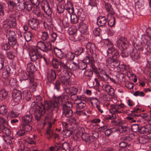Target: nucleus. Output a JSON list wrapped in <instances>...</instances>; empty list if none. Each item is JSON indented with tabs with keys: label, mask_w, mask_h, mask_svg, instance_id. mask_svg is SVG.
<instances>
[{
	"label": "nucleus",
	"mask_w": 151,
	"mask_h": 151,
	"mask_svg": "<svg viewBox=\"0 0 151 151\" xmlns=\"http://www.w3.org/2000/svg\"><path fill=\"white\" fill-rule=\"evenodd\" d=\"M109 78V76L107 74L103 75L101 73H100L97 76L98 79H100L102 81H106Z\"/></svg>",
	"instance_id": "58836bf2"
},
{
	"label": "nucleus",
	"mask_w": 151,
	"mask_h": 151,
	"mask_svg": "<svg viewBox=\"0 0 151 151\" xmlns=\"http://www.w3.org/2000/svg\"><path fill=\"white\" fill-rule=\"evenodd\" d=\"M66 57L69 60L74 59L75 57V54L73 52H69L65 55Z\"/></svg>",
	"instance_id": "13d9d810"
},
{
	"label": "nucleus",
	"mask_w": 151,
	"mask_h": 151,
	"mask_svg": "<svg viewBox=\"0 0 151 151\" xmlns=\"http://www.w3.org/2000/svg\"><path fill=\"white\" fill-rule=\"evenodd\" d=\"M6 36L8 37V44L11 47H14L17 45V40L14 32L11 30L6 32Z\"/></svg>",
	"instance_id": "7ed1b4c3"
},
{
	"label": "nucleus",
	"mask_w": 151,
	"mask_h": 151,
	"mask_svg": "<svg viewBox=\"0 0 151 151\" xmlns=\"http://www.w3.org/2000/svg\"><path fill=\"white\" fill-rule=\"evenodd\" d=\"M73 131L72 130L68 129H65L63 130L62 132L64 137L66 138L69 137L73 133Z\"/></svg>",
	"instance_id": "e433bc0d"
},
{
	"label": "nucleus",
	"mask_w": 151,
	"mask_h": 151,
	"mask_svg": "<svg viewBox=\"0 0 151 151\" xmlns=\"http://www.w3.org/2000/svg\"><path fill=\"white\" fill-rule=\"evenodd\" d=\"M86 47L88 51L92 55L96 54V48L94 44L90 42H88L86 44Z\"/></svg>",
	"instance_id": "f8f14e48"
},
{
	"label": "nucleus",
	"mask_w": 151,
	"mask_h": 151,
	"mask_svg": "<svg viewBox=\"0 0 151 151\" xmlns=\"http://www.w3.org/2000/svg\"><path fill=\"white\" fill-rule=\"evenodd\" d=\"M32 116L31 114L26 115L22 117L23 124H29L32 121Z\"/></svg>",
	"instance_id": "cd10ccee"
},
{
	"label": "nucleus",
	"mask_w": 151,
	"mask_h": 151,
	"mask_svg": "<svg viewBox=\"0 0 151 151\" xmlns=\"http://www.w3.org/2000/svg\"><path fill=\"white\" fill-rule=\"evenodd\" d=\"M105 7L106 10L111 15H114V12L113 10L111 5L108 3L105 2Z\"/></svg>",
	"instance_id": "7c9ffc66"
},
{
	"label": "nucleus",
	"mask_w": 151,
	"mask_h": 151,
	"mask_svg": "<svg viewBox=\"0 0 151 151\" xmlns=\"http://www.w3.org/2000/svg\"><path fill=\"white\" fill-rule=\"evenodd\" d=\"M60 65L59 69L57 70L58 72L61 71V72H64L65 73H68V72H71L68 71V66L66 63H65L62 61H60Z\"/></svg>",
	"instance_id": "4468645a"
},
{
	"label": "nucleus",
	"mask_w": 151,
	"mask_h": 151,
	"mask_svg": "<svg viewBox=\"0 0 151 151\" xmlns=\"http://www.w3.org/2000/svg\"><path fill=\"white\" fill-rule=\"evenodd\" d=\"M129 116L127 117L126 119H128L129 121H131L130 122H132V120L133 119L135 118H136L137 117L140 116L143 117V116L140 115V114H133L132 113L129 114Z\"/></svg>",
	"instance_id": "79ce46f5"
},
{
	"label": "nucleus",
	"mask_w": 151,
	"mask_h": 151,
	"mask_svg": "<svg viewBox=\"0 0 151 151\" xmlns=\"http://www.w3.org/2000/svg\"><path fill=\"white\" fill-rule=\"evenodd\" d=\"M30 85L29 86L32 87L33 88H35L37 86V83L34 82V77H30Z\"/></svg>",
	"instance_id": "0e129e2a"
},
{
	"label": "nucleus",
	"mask_w": 151,
	"mask_h": 151,
	"mask_svg": "<svg viewBox=\"0 0 151 151\" xmlns=\"http://www.w3.org/2000/svg\"><path fill=\"white\" fill-rule=\"evenodd\" d=\"M27 72L24 73V76L33 77L34 76V72L37 70V68L33 63H30L27 65Z\"/></svg>",
	"instance_id": "39448f33"
},
{
	"label": "nucleus",
	"mask_w": 151,
	"mask_h": 151,
	"mask_svg": "<svg viewBox=\"0 0 151 151\" xmlns=\"http://www.w3.org/2000/svg\"><path fill=\"white\" fill-rule=\"evenodd\" d=\"M60 61H58L57 59L55 58L52 59V63L53 67L55 68L58 69L60 65Z\"/></svg>",
	"instance_id": "8fccbe9b"
},
{
	"label": "nucleus",
	"mask_w": 151,
	"mask_h": 151,
	"mask_svg": "<svg viewBox=\"0 0 151 151\" xmlns=\"http://www.w3.org/2000/svg\"><path fill=\"white\" fill-rule=\"evenodd\" d=\"M73 106V104L71 102L68 101H66L63 105L62 108L64 109H70Z\"/></svg>",
	"instance_id": "3c124183"
},
{
	"label": "nucleus",
	"mask_w": 151,
	"mask_h": 151,
	"mask_svg": "<svg viewBox=\"0 0 151 151\" xmlns=\"http://www.w3.org/2000/svg\"><path fill=\"white\" fill-rule=\"evenodd\" d=\"M79 29L83 32H86L87 29V27L86 25L83 21L79 23L78 27Z\"/></svg>",
	"instance_id": "2f4dec72"
},
{
	"label": "nucleus",
	"mask_w": 151,
	"mask_h": 151,
	"mask_svg": "<svg viewBox=\"0 0 151 151\" xmlns=\"http://www.w3.org/2000/svg\"><path fill=\"white\" fill-rule=\"evenodd\" d=\"M60 150L63 151H70V148L69 144L66 142L63 143L61 145Z\"/></svg>",
	"instance_id": "f704fd0d"
},
{
	"label": "nucleus",
	"mask_w": 151,
	"mask_h": 151,
	"mask_svg": "<svg viewBox=\"0 0 151 151\" xmlns=\"http://www.w3.org/2000/svg\"><path fill=\"white\" fill-rule=\"evenodd\" d=\"M142 41L145 45L144 48L147 51L151 53V39H147L146 38H142Z\"/></svg>",
	"instance_id": "2eb2a0df"
},
{
	"label": "nucleus",
	"mask_w": 151,
	"mask_h": 151,
	"mask_svg": "<svg viewBox=\"0 0 151 151\" xmlns=\"http://www.w3.org/2000/svg\"><path fill=\"white\" fill-rule=\"evenodd\" d=\"M29 124H22V129L26 132H28L30 131L32 129V127L29 125Z\"/></svg>",
	"instance_id": "a18cd8bd"
},
{
	"label": "nucleus",
	"mask_w": 151,
	"mask_h": 151,
	"mask_svg": "<svg viewBox=\"0 0 151 151\" xmlns=\"http://www.w3.org/2000/svg\"><path fill=\"white\" fill-rule=\"evenodd\" d=\"M87 64H88L87 63L84 62L83 59L82 62L78 63V68L82 70H83L87 68Z\"/></svg>",
	"instance_id": "c03bdc74"
},
{
	"label": "nucleus",
	"mask_w": 151,
	"mask_h": 151,
	"mask_svg": "<svg viewBox=\"0 0 151 151\" xmlns=\"http://www.w3.org/2000/svg\"><path fill=\"white\" fill-rule=\"evenodd\" d=\"M6 57L10 59H13L15 57V54L12 51L7 52L6 54Z\"/></svg>",
	"instance_id": "338daca9"
},
{
	"label": "nucleus",
	"mask_w": 151,
	"mask_h": 151,
	"mask_svg": "<svg viewBox=\"0 0 151 151\" xmlns=\"http://www.w3.org/2000/svg\"><path fill=\"white\" fill-rule=\"evenodd\" d=\"M8 95V93L5 89H2L0 91V97L3 99H5Z\"/></svg>",
	"instance_id": "052dcab7"
},
{
	"label": "nucleus",
	"mask_w": 151,
	"mask_h": 151,
	"mask_svg": "<svg viewBox=\"0 0 151 151\" xmlns=\"http://www.w3.org/2000/svg\"><path fill=\"white\" fill-rule=\"evenodd\" d=\"M81 137L83 140L87 144H89L92 142V139H91V136L88 134L83 133Z\"/></svg>",
	"instance_id": "aec40b11"
},
{
	"label": "nucleus",
	"mask_w": 151,
	"mask_h": 151,
	"mask_svg": "<svg viewBox=\"0 0 151 151\" xmlns=\"http://www.w3.org/2000/svg\"><path fill=\"white\" fill-rule=\"evenodd\" d=\"M28 25L32 29L36 30L38 28L39 21L37 19L32 18L28 20Z\"/></svg>",
	"instance_id": "9b49d317"
},
{
	"label": "nucleus",
	"mask_w": 151,
	"mask_h": 151,
	"mask_svg": "<svg viewBox=\"0 0 151 151\" xmlns=\"http://www.w3.org/2000/svg\"><path fill=\"white\" fill-rule=\"evenodd\" d=\"M104 43L105 46H107L108 47V48L113 47V44L111 41L108 39L104 40Z\"/></svg>",
	"instance_id": "603ef678"
},
{
	"label": "nucleus",
	"mask_w": 151,
	"mask_h": 151,
	"mask_svg": "<svg viewBox=\"0 0 151 151\" xmlns=\"http://www.w3.org/2000/svg\"><path fill=\"white\" fill-rule=\"evenodd\" d=\"M48 124L49 126L47 128L45 133V134L47 136V139L50 140L52 138L53 136L54 137L55 139H58L59 137V134L55 133L53 130L51 129L52 125L51 123V122H49Z\"/></svg>",
	"instance_id": "20e7f679"
},
{
	"label": "nucleus",
	"mask_w": 151,
	"mask_h": 151,
	"mask_svg": "<svg viewBox=\"0 0 151 151\" xmlns=\"http://www.w3.org/2000/svg\"><path fill=\"white\" fill-rule=\"evenodd\" d=\"M25 79L22 80L21 81L22 85L23 86L27 88L30 85V80L31 77L29 76H24Z\"/></svg>",
	"instance_id": "5701e85b"
},
{
	"label": "nucleus",
	"mask_w": 151,
	"mask_h": 151,
	"mask_svg": "<svg viewBox=\"0 0 151 151\" xmlns=\"http://www.w3.org/2000/svg\"><path fill=\"white\" fill-rule=\"evenodd\" d=\"M53 102H55V104L57 105V104L58 106L59 105H62V106L63 105L64 103L62 97L60 96L57 98H55L54 99V100Z\"/></svg>",
	"instance_id": "c9c22d12"
},
{
	"label": "nucleus",
	"mask_w": 151,
	"mask_h": 151,
	"mask_svg": "<svg viewBox=\"0 0 151 151\" xmlns=\"http://www.w3.org/2000/svg\"><path fill=\"white\" fill-rule=\"evenodd\" d=\"M71 72L65 73L64 72H60V81L64 85L67 86L68 84V80L72 76Z\"/></svg>",
	"instance_id": "423d86ee"
},
{
	"label": "nucleus",
	"mask_w": 151,
	"mask_h": 151,
	"mask_svg": "<svg viewBox=\"0 0 151 151\" xmlns=\"http://www.w3.org/2000/svg\"><path fill=\"white\" fill-rule=\"evenodd\" d=\"M93 55L88 53L86 58L83 59V61L88 64L90 65L91 66L95 64V61L94 58L92 56Z\"/></svg>",
	"instance_id": "ddd939ff"
},
{
	"label": "nucleus",
	"mask_w": 151,
	"mask_h": 151,
	"mask_svg": "<svg viewBox=\"0 0 151 151\" xmlns=\"http://www.w3.org/2000/svg\"><path fill=\"white\" fill-rule=\"evenodd\" d=\"M117 45L121 50L127 49L128 45L124 37H121L117 42Z\"/></svg>",
	"instance_id": "6e6552de"
},
{
	"label": "nucleus",
	"mask_w": 151,
	"mask_h": 151,
	"mask_svg": "<svg viewBox=\"0 0 151 151\" xmlns=\"http://www.w3.org/2000/svg\"><path fill=\"white\" fill-rule=\"evenodd\" d=\"M63 114L67 117H70L73 115V111L70 109L62 108Z\"/></svg>",
	"instance_id": "c85d7f7f"
},
{
	"label": "nucleus",
	"mask_w": 151,
	"mask_h": 151,
	"mask_svg": "<svg viewBox=\"0 0 151 151\" xmlns=\"http://www.w3.org/2000/svg\"><path fill=\"white\" fill-rule=\"evenodd\" d=\"M24 37L27 41H29L32 40L33 35L31 32L30 31H27L24 32Z\"/></svg>",
	"instance_id": "72a5a7b5"
},
{
	"label": "nucleus",
	"mask_w": 151,
	"mask_h": 151,
	"mask_svg": "<svg viewBox=\"0 0 151 151\" xmlns=\"http://www.w3.org/2000/svg\"><path fill=\"white\" fill-rule=\"evenodd\" d=\"M107 54L108 58L117 59L119 57L118 50L114 47L108 48Z\"/></svg>",
	"instance_id": "0eeeda50"
},
{
	"label": "nucleus",
	"mask_w": 151,
	"mask_h": 151,
	"mask_svg": "<svg viewBox=\"0 0 151 151\" xmlns=\"http://www.w3.org/2000/svg\"><path fill=\"white\" fill-rule=\"evenodd\" d=\"M76 107L77 109H83L86 106V104L82 101L76 104Z\"/></svg>",
	"instance_id": "864d4df0"
},
{
	"label": "nucleus",
	"mask_w": 151,
	"mask_h": 151,
	"mask_svg": "<svg viewBox=\"0 0 151 151\" xmlns=\"http://www.w3.org/2000/svg\"><path fill=\"white\" fill-rule=\"evenodd\" d=\"M38 107L42 109L46 112L47 116L45 117V121L52 119L53 117V111L54 109L55 108L58 109L59 108L57 105L55 104V102L52 101H48L45 100L44 104L42 102H39Z\"/></svg>",
	"instance_id": "f03ea898"
},
{
	"label": "nucleus",
	"mask_w": 151,
	"mask_h": 151,
	"mask_svg": "<svg viewBox=\"0 0 151 151\" xmlns=\"http://www.w3.org/2000/svg\"><path fill=\"white\" fill-rule=\"evenodd\" d=\"M134 46L137 50L142 51L143 50L144 48L145 45H143L141 42H138L137 43H135L134 44Z\"/></svg>",
	"instance_id": "473e14b6"
},
{
	"label": "nucleus",
	"mask_w": 151,
	"mask_h": 151,
	"mask_svg": "<svg viewBox=\"0 0 151 151\" xmlns=\"http://www.w3.org/2000/svg\"><path fill=\"white\" fill-rule=\"evenodd\" d=\"M56 77V75L55 72L52 70H51L47 75L48 82L52 83L55 79Z\"/></svg>",
	"instance_id": "4be33fe9"
},
{
	"label": "nucleus",
	"mask_w": 151,
	"mask_h": 151,
	"mask_svg": "<svg viewBox=\"0 0 151 151\" xmlns=\"http://www.w3.org/2000/svg\"><path fill=\"white\" fill-rule=\"evenodd\" d=\"M146 34L144 36L143 38H146L149 40L151 39V29L148 28L146 30Z\"/></svg>",
	"instance_id": "bf43d9fd"
},
{
	"label": "nucleus",
	"mask_w": 151,
	"mask_h": 151,
	"mask_svg": "<svg viewBox=\"0 0 151 151\" xmlns=\"http://www.w3.org/2000/svg\"><path fill=\"white\" fill-rule=\"evenodd\" d=\"M78 17L76 14H72L70 15L71 22L72 23H77L78 22Z\"/></svg>",
	"instance_id": "ea45409f"
},
{
	"label": "nucleus",
	"mask_w": 151,
	"mask_h": 151,
	"mask_svg": "<svg viewBox=\"0 0 151 151\" xmlns=\"http://www.w3.org/2000/svg\"><path fill=\"white\" fill-rule=\"evenodd\" d=\"M23 95L25 99L28 101L31 99V96L30 92H28L27 90H25L23 92Z\"/></svg>",
	"instance_id": "4c0bfd02"
},
{
	"label": "nucleus",
	"mask_w": 151,
	"mask_h": 151,
	"mask_svg": "<svg viewBox=\"0 0 151 151\" xmlns=\"http://www.w3.org/2000/svg\"><path fill=\"white\" fill-rule=\"evenodd\" d=\"M99 133L98 132L96 131L93 132L91 137V139H92V141L97 139L99 137Z\"/></svg>",
	"instance_id": "774afa93"
},
{
	"label": "nucleus",
	"mask_w": 151,
	"mask_h": 151,
	"mask_svg": "<svg viewBox=\"0 0 151 151\" xmlns=\"http://www.w3.org/2000/svg\"><path fill=\"white\" fill-rule=\"evenodd\" d=\"M107 22L106 19L105 17H100L97 20V24L100 27H105Z\"/></svg>",
	"instance_id": "412c9836"
},
{
	"label": "nucleus",
	"mask_w": 151,
	"mask_h": 151,
	"mask_svg": "<svg viewBox=\"0 0 151 151\" xmlns=\"http://www.w3.org/2000/svg\"><path fill=\"white\" fill-rule=\"evenodd\" d=\"M106 64L112 68H116L119 66L120 61L117 59L108 58L106 60Z\"/></svg>",
	"instance_id": "1a4fd4ad"
},
{
	"label": "nucleus",
	"mask_w": 151,
	"mask_h": 151,
	"mask_svg": "<svg viewBox=\"0 0 151 151\" xmlns=\"http://www.w3.org/2000/svg\"><path fill=\"white\" fill-rule=\"evenodd\" d=\"M77 16L79 19H80L82 21L85 20L86 18V15L83 12L79 11L77 12Z\"/></svg>",
	"instance_id": "09e8293b"
},
{
	"label": "nucleus",
	"mask_w": 151,
	"mask_h": 151,
	"mask_svg": "<svg viewBox=\"0 0 151 151\" xmlns=\"http://www.w3.org/2000/svg\"><path fill=\"white\" fill-rule=\"evenodd\" d=\"M130 146V144L128 142H125L124 141L121 142L119 143V146L121 148L125 147L127 149L128 147H129Z\"/></svg>",
	"instance_id": "4d7b16f0"
},
{
	"label": "nucleus",
	"mask_w": 151,
	"mask_h": 151,
	"mask_svg": "<svg viewBox=\"0 0 151 151\" xmlns=\"http://www.w3.org/2000/svg\"><path fill=\"white\" fill-rule=\"evenodd\" d=\"M132 51L131 52L130 56L132 60H135L139 58V51L134 50L132 48Z\"/></svg>",
	"instance_id": "b1692460"
},
{
	"label": "nucleus",
	"mask_w": 151,
	"mask_h": 151,
	"mask_svg": "<svg viewBox=\"0 0 151 151\" xmlns=\"http://www.w3.org/2000/svg\"><path fill=\"white\" fill-rule=\"evenodd\" d=\"M15 20V17L10 16L8 17V19L6 20V22H7L10 28H14L16 24Z\"/></svg>",
	"instance_id": "f3484780"
},
{
	"label": "nucleus",
	"mask_w": 151,
	"mask_h": 151,
	"mask_svg": "<svg viewBox=\"0 0 151 151\" xmlns=\"http://www.w3.org/2000/svg\"><path fill=\"white\" fill-rule=\"evenodd\" d=\"M5 59L4 56L2 53H0V70H2L4 67Z\"/></svg>",
	"instance_id": "37998d69"
},
{
	"label": "nucleus",
	"mask_w": 151,
	"mask_h": 151,
	"mask_svg": "<svg viewBox=\"0 0 151 151\" xmlns=\"http://www.w3.org/2000/svg\"><path fill=\"white\" fill-rule=\"evenodd\" d=\"M78 68V65L75 62L71 63L68 67V69H70L73 71H76Z\"/></svg>",
	"instance_id": "49530a36"
},
{
	"label": "nucleus",
	"mask_w": 151,
	"mask_h": 151,
	"mask_svg": "<svg viewBox=\"0 0 151 151\" xmlns=\"http://www.w3.org/2000/svg\"><path fill=\"white\" fill-rule=\"evenodd\" d=\"M132 48H128L121 50V55L123 57H127L130 55L131 52H132Z\"/></svg>",
	"instance_id": "a878e982"
},
{
	"label": "nucleus",
	"mask_w": 151,
	"mask_h": 151,
	"mask_svg": "<svg viewBox=\"0 0 151 151\" xmlns=\"http://www.w3.org/2000/svg\"><path fill=\"white\" fill-rule=\"evenodd\" d=\"M57 36V34L56 33L53 32L52 33L49 37L48 42L49 41L50 43L51 42H54L56 39Z\"/></svg>",
	"instance_id": "69168bd1"
},
{
	"label": "nucleus",
	"mask_w": 151,
	"mask_h": 151,
	"mask_svg": "<svg viewBox=\"0 0 151 151\" xmlns=\"http://www.w3.org/2000/svg\"><path fill=\"white\" fill-rule=\"evenodd\" d=\"M65 89L66 93L71 95H76L78 91V89L74 87H66L65 88Z\"/></svg>",
	"instance_id": "6ab92c4d"
},
{
	"label": "nucleus",
	"mask_w": 151,
	"mask_h": 151,
	"mask_svg": "<svg viewBox=\"0 0 151 151\" xmlns=\"http://www.w3.org/2000/svg\"><path fill=\"white\" fill-rule=\"evenodd\" d=\"M115 23V18L113 16H111V18L108 21V24L111 27L114 26Z\"/></svg>",
	"instance_id": "6e6d98bb"
},
{
	"label": "nucleus",
	"mask_w": 151,
	"mask_h": 151,
	"mask_svg": "<svg viewBox=\"0 0 151 151\" xmlns=\"http://www.w3.org/2000/svg\"><path fill=\"white\" fill-rule=\"evenodd\" d=\"M12 96L14 101L19 102L22 99V92L19 90H14L12 92Z\"/></svg>",
	"instance_id": "9d476101"
},
{
	"label": "nucleus",
	"mask_w": 151,
	"mask_h": 151,
	"mask_svg": "<svg viewBox=\"0 0 151 151\" xmlns=\"http://www.w3.org/2000/svg\"><path fill=\"white\" fill-rule=\"evenodd\" d=\"M139 143L142 144H145L148 142L149 140L148 137L145 135L139 137L137 139Z\"/></svg>",
	"instance_id": "393cba45"
},
{
	"label": "nucleus",
	"mask_w": 151,
	"mask_h": 151,
	"mask_svg": "<svg viewBox=\"0 0 151 151\" xmlns=\"http://www.w3.org/2000/svg\"><path fill=\"white\" fill-rule=\"evenodd\" d=\"M149 132V129L145 126L141 127L140 126L139 132L141 134H145Z\"/></svg>",
	"instance_id": "de8ad7c7"
},
{
	"label": "nucleus",
	"mask_w": 151,
	"mask_h": 151,
	"mask_svg": "<svg viewBox=\"0 0 151 151\" xmlns=\"http://www.w3.org/2000/svg\"><path fill=\"white\" fill-rule=\"evenodd\" d=\"M54 52L56 56L58 58L62 59L63 58L64 53L61 50L55 47L54 48Z\"/></svg>",
	"instance_id": "bb28decb"
},
{
	"label": "nucleus",
	"mask_w": 151,
	"mask_h": 151,
	"mask_svg": "<svg viewBox=\"0 0 151 151\" xmlns=\"http://www.w3.org/2000/svg\"><path fill=\"white\" fill-rule=\"evenodd\" d=\"M45 113V111L42 109L39 108V109H37L35 112V116L36 119L39 121L41 116H43Z\"/></svg>",
	"instance_id": "dca6fc26"
},
{
	"label": "nucleus",
	"mask_w": 151,
	"mask_h": 151,
	"mask_svg": "<svg viewBox=\"0 0 151 151\" xmlns=\"http://www.w3.org/2000/svg\"><path fill=\"white\" fill-rule=\"evenodd\" d=\"M16 8L19 11H21L26 8L25 3L24 0H16Z\"/></svg>",
	"instance_id": "a211bd4d"
},
{
	"label": "nucleus",
	"mask_w": 151,
	"mask_h": 151,
	"mask_svg": "<svg viewBox=\"0 0 151 151\" xmlns=\"http://www.w3.org/2000/svg\"><path fill=\"white\" fill-rule=\"evenodd\" d=\"M134 137V136L133 134H130L128 136L123 137L122 138V139L123 141H124L126 142H128L129 143V142L131 141L133 139Z\"/></svg>",
	"instance_id": "a19ab883"
},
{
	"label": "nucleus",
	"mask_w": 151,
	"mask_h": 151,
	"mask_svg": "<svg viewBox=\"0 0 151 151\" xmlns=\"http://www.w3.org/2000/svg\"><path fill=\"white\" fill-rule=\"evenodd\" d=\"M41 39L43 40H47V42H48L49 39V36L47 32H43L42 33V34L41 36Z\"/></svg>",
	"instance_id": "680f3d73"
},
{
	"label": "nucleus",
	"mask_w": 151,
	"mask_h": 151,
	"mask_svg": "<svg viewBox=\"0 0 151 151\" xmlns=\"http://www.w3.org/2000/svg\"><path fill=\"white\" fill-rule=\"evenodd\" d=\"M44 7L43 10L46 14L48 15L49 17L50 16L52 13V11L48 3H47V4L45 5Z\"/></svg>",
	"instance_id": "c756f323"
},
{
	"label": "nucleus",
	"mask_w": 151,
	"mask_h": 151,
	"mask_svg": "<svg viewBox=\"0 0 151 151\" xmlns=\"http://www.w3.org/2000/svg\"><path fill=\"white\" fill-rule=\"evenodd\" d=\"M140 127V125L138 124H133L131 127V130L134 132H139Z\"/></svg>",
	"instance_id": "5fc2aeb1"
},
{
	"label": "nucleus",
	"mask_w": 151,
	"mask_h": 151,
	"mask_svg": "<svg viewBox=\"0 0 151 151\" xmlns=\"http://www.w3.org/2000/svg\"><path fill=\"white\" fill-rule=\"evenodd\" d=\"M7 112V107L5 105H3L0 106V113L4 115Z\"/></svg>",
	"instance_id": "e2e57ef3"
},
{
	"label": "nucleus",
	"mask_w": 151,
	"mask_h": 151,
	"mask_svg": "<svg viewBox=\"0 0 151 151\" xmlns=\"http://www.w3.org/2000/svg\"><path fill=\"white\" fill-rule=\"evenodd\" d=\"M37 48H35L31 50L29 52V55L31 60L34 62L39 58H42V51L46 52L51 51L52 49V45L49 42H44L40 41L38 43Z\"/></svg>",
	"instance_id": "f257e3e1"
}]
</instances>
